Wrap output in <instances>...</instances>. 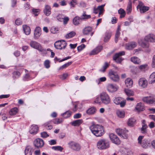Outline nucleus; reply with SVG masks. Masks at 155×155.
<instances>
[{
    "label": "nucleus",
    "instance_id": "nucleus-1",
    "mask_svg": "<svg viewBox=\"0 0 155 155\" xmlns=\"http://www.w3.org/2000/svg\"><path fill=\"white\" fill-rule=\"evenodd\" d=\"M89 128L92 133L97 137L102 136L104 133V127L101 125L93 124Z\"/></svg>",
    "mask_w": 155,
    "mask_h": 155
},
{
    "label": "nucleus",
    "instance_id": "nucleus-2",
    "mask_svg": "<svg viewBox=\"0 0 155 155\" xmlns=\"http://www.w3.org/2000/svg\"><path fill=\"white\" fill-rule=\"evenodd\" d=\"M97 146L99 149H106L109 147L110 142L107 139H101L98 141L97 144Z\"/></svg>",
    "mask_w": 155,
    "mask_h": 155
},
{
    "label": "nucleus",
    "instance_id": "nucleus-3",
    "mask_svg": "<svg viewBox=\"0 0 155 155\" xmlns=\"http://www.w3.org/2000/svg\"><path fill=\"white\" fill-rule=\"evenodd\" d=\"M144 137L143 136H140L138 138V143L144 148H148L150 146V141L148 139H143Z\"/></svg>",
    "mask_w": 155,
    "mask_h": 155
},
{
    "label": "nucleus",
    "instance_id": "nucleus-4",
    "mask_svg": "<svg viewBox=\"0 0 155 155\" xmlns=\"http://www.w3.org/2000/svg\"><path fill=\"white\" fill-rule=\"evenodd\" d=\"M102 103L107 104L110 103V97L108 95L106 92H103L100 94Z\"/></svg>",
    "mask_w": 155,
    "mask_h": 155
},
{
    "label": "nucleus",
    "instance_id": "nucleus-5",
    "mask_svg": "<svg viewBox=\"0 0 155 155\" xmlns=\"http://www.w3.org/2000/svg\"><path fill=\"white\" fill-rule=\"evenodd\" d=\"M29 45L31 48L36 49L39 51L42 52L45 50L41 45L36 41H31L29 43Z\"/></svg>",
    "mask_w": 155,
    "mask_h": 155
},
{
    "label": "nucleus",
    "instance_id": "nucleus-6",
    "mask_svg": "<svg viewBox=\"0 0 155 155\" xmlns=\"http://www.w3.org/2000/svg\"><path fill=\"white\" fill-rule=\"evenodd\" d=\"M67 45V43L64 40H61L56 41L54 46L57 49L61 50L64 49Z\"/></svg>",
    "mask_w": 155,
    "mask_h": 155
},
{
    "label": "nucleus",
    "instance_id": "nucleus-7",
    "mask_svg": "<svg viewBox=\"0 0 155 155\" xmlns=\"http://www.w3.org/2000/svg\"><path fill=\"white\" fill-rule=\"evenodd\" d=\"M114 102L117 105H120L121 107H124L126 104V100L123 98L115 97L113 100Z\"/></svg>",
    "mask_w": 155,
    "mask_h": 155
},
{
    "label": "nucleus",
    "instance_id": "nucleus-8",
    "mask_svg": "<svg viewBox=\"0 0 155 155\" xmlns=\"http://www.w3.org/2000/svg\"><path fill=\"white\" fill-rule=\"evenodd\" d=\"M69 147L74 150L79 151L81 149V146L79 144L73 141H71L68 143Z\"/></svg>",
    "mask_w": 155,
    "mask_h": 155
},
{
    "label": "nucleus",
    "instance_id": "nucleus-9",
    "mask_svg": "<svg viewBox=\"0 0 155 155\" xmlns=\"http://www.w3.org/2000/svg\"><path fill=\"white\" fill-rule=\"evenodd\" d=\"M116 132L118 135L124 139H127L128 137V131L126 129H117L116 130Z\"/></svg>",
    "mask_w": 155,
    "mask_h": 155
},
{
    "label": "nucleus",
    "instance_id": "nucleus-10",
    "mask_svg": "<svg viewBox=\"0 0 155 155\" xmlns=\"http://www.w3.org/2000/svg\"><path fill=\"white\" fill-rule=\"evenodd\" d=\"M108 75L110 78L114 82H118L119 81V77L117 72L112 70H110Z\"/></svg>",
    "mask_w": 155,
    "mask_h": 155
},
{
    "label": "nucleus",
    "instance_id": "nucleus-11",
    "mask_svg": "<svg viewBox=\"0 0 155 155\" xmlns=\"http://www.w3.org/2000/svg\"><path fill=\"white\" fill-rule=\"evenodd\" d=\"M137 9L139 10L140 13H143L148 11L149 9V7L145 6L141 2H139L137 7Z\"/></svg>",
    "mask_w": 155,
    "mask_h": 155
},
{
    "label": "nucleus",
    "instance_id": "nucleus-12",
    "mask_svg": "<svg viewBox=\"0 0 155 155\" xmlns=\"http://www.w3.org/2000/svg\"><path fill=\"white\" fill-rule=\"evenodd\" d=\"M109 136L111 141L113 143L117 145L120 143V140L116 135L113 133H111L110 134Z\"/></svg>",
    "mask_w": 155,
    "mask_h": 155
},
{
    "label": "nucleus",
    "instance_id": "nucleus-13",
    "mask_svg": "<svg viewBox=\"0 0 155 155\" xmlns=\"http://www.w3.org/2000/svg\"><path fill=\"white\" fill-rule=\"evenodd\" d=\"M107 88L109 92L113 93L117 91L118 88V87L115 84H110L107 85Z\"/></svg>",
    "mask_w": 155,
    "mask_h": 155
},
{
    "label": "nucleus",
    "instance_id": "nucleus-14",
    "mask_svg": "<svg viewBox=\"0 0 155 155\" xmlns=\"http://www.w3.org/2000/svg\"><path fill=\"white\" fill-rule=\"evenodd\" d=\"M142 100L144 102L148 104H152L155 101V98L152 96H149L143 97Z\"/></svg>",
    "mask_w": 155,
    "mask_h": 155
},
{
    "label": "nucleus",
    "instance_id": "nucleus-15",
    "mask_svg": "<svg viewBox=\"0 0 155 155\" xmlns=\"http://www.w3.org/2000/svg\"><path fill=\"white\" fill-rule=\"evenodd\" d=\"M92 28L91 26H88L85 27L83 29L82 32L84 35H88L91 33L90 35L92 36L94 34V32H92Z\"/></svg>",
    "mask_w": 155,
    "mask_h": 155
},
{
    "label": "nucleus",
    "instance_id": "nucleus-16",
    "mask_svg": "<svg viewBox=\"0 0 155 155\" xmlns=\"http://www.w3.org/2000/svg\"><path fill=\"white\" fill-rule=\"evenodd\" d=\"M147 81L144 78H141L138 81L139 86L142 88L146 87L147 85Z\"/></svg>",
    "mask_w": 155,
    "mask_h": 155
},
{
    "label": "nucleus",
    "instance_id": "nucleus-17",
    "mask_svg": "<svg viewBox=\"0 0 155 155\" xmlns=\"http://www.w3.org/2000/svg\"><path fill=\"white\" fill-rule=\"evenodd\" d=\"M41 34V30L40 27H37L34 31V38L36 39L39 38Z\"/></svg>",
    "mask_w": 155,
    "mask_h": 155
},
{
    "label": "nucleus",
    "instance_id": "nucleus-18",
    "mask_svg": "<svg viewBox=\"0 0 155 155\" xmlns=\"http://www.w3.org/2000/svg\"><path fill=\"white\" fill-rule=\"evenodd\" d=\"M34 144L35 147H41L43 146L44 143L42 139L40 138H38L35 140Z\"/></svg>",
    "mask_w": 155,
    "mask_h": 155
},
{
    "label": "nucleus",
    "instance_id": "nucleus-19",
    "mask_svg": "<svg viewBox=\"0 0 155 155\" xmlns=\"http://www.w3.org/2000/svg\"><path fill=\"white\" fill-rule=\"evenodd\" d=\"M137 46V43L135 42H131L125 45V48L130 50L135 48Z\"/></svg>",
    "mask_w": 155,
    "mask_h": 155
},
{
    "label": "nucleus",
    "instance_id": "nucleus-20",
    "mask_svg": "<svg viewBox=\"0 0 155 155\" xmlns=\"http://www.w3.org/2000/svg\"><path fill=\"white\" fill-rule=\"evenodd\" d=\"M38 130V127L37 125H32L30 127L29 132L31 134H35L37 133Z\"/></svg>",
    "mask_w": 155,
    "mask_h": 155
},
{
    "label": "nucleus",
    "instance_id": "nucleus-21",
    "mask_svg": "<svg viewBox=\"0 0 155 155\" xmlns=\"http://www.w3.org/2000/svg\"><path fill=\"white\" fill-rule=\"evenodd\" d=\"M102 49V46H98L92 50L89 54L90 55H95L100 52Z\"/></svg>",
    "mask_w": 155,
    "mask_h": 155
},
{
    "label": "nucleus",
    "instance_id": "nucleus-22",
    "mask_svg": "<svg viewBox=\"0 0 155 155\" xmlns=\"http://www.w3.org/2000/svg\"><path fill=\"white\" fill-rule=\"evenodd\" d=\"M33 151V148L30 145L26 147L25 150V155H32Z\"/></svg>",
    "mask_w": 155,
    "mask_h": 155
},
{
    "label": "nucleus",
    "instance_id": "nucleus-23",
    "mask_svg": "<svg viewBox=\"0 0 155 155\" xmlns=\"http://www.w3.org/2000/svg\"><path fill=\"white\" fill-rule=\"evenodd\" d=\"M145 40L150 42H155V35L152 34H150L147 35L144 38Z\"/></svg>",
    "mask_w": 155,
    "mask_h": 155
},
{
    "label": "nucleus",
    "instance_id": "nucleus-24",
    "mask_svg": "<svg viewBox=\"0 0 155 155\" xmlns=\"http://www.w3.org/2000/svg\"><path fill=\"white\" fill-rule=\"evenodd\" d=\"M43 12L47 16L49 15L51 13V8L50 6L47 5H45L43 10Z\"/></svg>",
    "mask_w": 155,
    "mask_h": 155
},
{
    "label": "nucleus",
    "instance_id": "nucleus-25",
    "mask_svg": "<svg viewBox=\"0 0 155 155\" xmlns=\"http://www.w3.org/2000/svg\"><path fill=\"white\" fill-rule=\"evenodd\" d=\"M83 121L82 119H79L74 120L71 122V124L74 127L79 126L82 124Z\"/></svg>",
    "mask_w": 155,
    "mask_h": 155
},
{
    "label": "nucleus",
    "instance_id": "nucleus-26",
    "mask_svg": "<svg viewBox=\"0 0 155 155\" xmlns=\"http://www.w3.org/2000/svg\"><path fill=\"white\" fill-rule=\"evenodd\" d=\"M120 26L119 25L118 26L115 37V41L116 43H117L118 40V38L120 35Z\"/></svg>",
    "mask_w": 155,
    "mask_h": 155
},
{
    "label": "nucleus",
    "instance_id": "nucleus-27",
    "mask_svg": "<svg viewBox=\"0 0 155 155\" xmlns=\"http://www.w3.org/2000/svg\"><path fill=\"white\" fill-rule=\"evenodd\" d=\"M22 28L23 30L26 35H28L30 34L31 29L29 27L26 25H23Z\"/></svg>",
    "mask_w": 155,
    "mask_h": 155
},
{
    "label": "nucleus",
    "instance_id": "nucleus-28",
    "mask_svg": "<svg viewBox=\"0 0 155 155\" xmlns=\"http://www.w3.org/2000/svg\"><path fill=\"white\" fill-rule=\"evenodd\" d=\"M125 84L127 87H131L133 85V81L130 78H127L125 80Z\"/></svg>",
    "mask_w": 155,
    "mask_h": 155
},
{
    "label": "nucleus",
    "instance_id": "nucleus-29",
    "mask_svg": "<svg viewBox=\"0 0 155 155\" xmlns=\"http://www.w3.org/2000/svg\"><path fill=\"white\" fill-rule=\"evenodd\" d=\"M136 120L134 118H130L128 120L127 125L129 126L133 127L136 123Z\"/></svg>",
    "mask_w": 155,
    "mask_h": 155
},
{
    "label": "nucleus",
    "instance_id": "nucleus-30",
    "mask_svg": "<svg viewBox=\"0 0 155 155\" xmlns=\"http://www.w3.org/2000/svg\"><path fill=\"white\" fill-rule=\"evenodd\" d=\"M111 32L110 31H107L105 34V36L104 37V42L108 41L111 36Z\"/></svg>",
    "mask_w": 155,
    "mask_h": 155
},
{
    "label": "nucleus",
    "instance_id": "nucleus-31",
    "mask_svg": "<svg viewBox=\"0 0 155 155\" xmlns=\"http://www.w3.org/2000/svg\"><path fill=\"white\" fill-rule=\"evenodd\" d=\"M132 1L131 0H129L127 8V14H129L132 11Z\"/></svg>",
    "mask_w": 155,
    "mask_h": 155
},
{
    "label": "nucleus",
    "instance_id": "nucleus-32",
    "mask_svg": "<svg viewBox=\"0 0 155 155\" xmlns=\"http://www.w3.org/2000/svg\"><path fill=\"white\" fill-rule=\"evenodd\" d=\"M80 20H81V18L78 16H76L73 20V23L75 25H78L80 24Z\"/></svg>",
    "mask_w": 155,
    "mask_h": 155
},
{
    "label": "nucleus",
    "instance_id": "nucleus-33",
    "mask_svg": "<svg viewBox=\"0 0 155 155\" xmlns=\"http://www.w3.org/2000/svg\"><path fill=\"white\" fill-rule=\"evenodd\" d=\"M149 81V83L151 84L155 82V72H153L150 75Z\"/></svg>",
    "mask_w": 155,
    "mask_h": 155
},
{
    "label": "nucleus",
    "instance_id": "nucleus-34",
    "mask_svg": "<svg viewBox=\"0 0 155 155\" xmlns=\"http://www.w3.org/2000/svg\"><path fill=\"white\" fill-rule=\"evenodd\" d=\"M125 52L124 51H122L118 53H116L113 56V60H115L116 58L121 56L124 55L125 54Z\"/></svg>",
    "mask_w": 155,
    "mask_h": 155
},
{
    "label": "nucleus",
    "instance_id": "nucleus-35",
    "mask_svg": "<svg viewBox=\"0 0 155 155\" xmlns=\"http://www.w3.org/2000/svg\"><path fill=\"white\" fill-rule=\"evenodd\" d=\"M135 108L136 110L139 111H143L144 109L143 106L142 105V104L140 102L137 104Z\"/></svg>",
    "mask_w": 155,
    "mask_h": 155
},
{
    "label": "nucleus",
    "instance_id": "nucleus-36",
    "mask_svg": "<svg viewBox=\"0 0 155 155\" xmlns=\"http://www.w3.org/2000/svg\"><path fill=\"white\" fill-rule=\"evenodd\" d=\"M80 18L81 20H84L90 19L91 18V16L90 15H87L85 12H83Z\"/></svg>",
    "mask_w": 155,
    "mask_h": 155
},
{
    "label": "nucleus",
    "instance_id": "nucleus-37",
    "mask_svg": "<svg viewBox=\"0 0 155 155\" xmlns=\"http://www.w3.org/2000/svg\"><path fill=\"white\" fill-rule=\"evenodd\" d=\"M131 61L135 64H139L140 63V59L137 57H133L130 58Z\"/></svg>",
    "mask_w": 155,
    "mask_h": 155
},
{
    "label": "nucleus",
    "instance_id": "nucleus-38",
    "mask_svg": "<svg viewBox=\"0 0 155 155\" xmlns=\"http://www.w3.org/2000/svg\"><path fill=\"white\" fill-rule=\"evenodd\" d=\"M96 111V108L94 107H91L88 109L86 111L87 113L88 114H94Z\"/></svg>",
    "mask_w": 155,
    "mask_h": 155
},
{
    "label": "nucleus",
    "instance_id": "nucleus-39",
    "mask_svg": "<svg viewBox=\"0 0 155 155\" xmlns=\"http://www.w3.org/2000/svg\"><path fill=\"white\" fill-rule=\"evenodd\" d=\"M116 114L120 118H123L124 117L125 113L124 111L118 110L116 111Z\"/></svg>",
    "mask_w": 155,
    "mask_h": 155
},
{
    "label": "nucleus",
    "instance_id": "nucleus-40",
    "mask_svg": "<svg viewBox=\"0 0 155 155\" xmlns=\"http://www.w3.org/2000/svg\"><path fill=\"white\" fill-rule=\"evenodd\" d=\"M76 34L75 32L74 31H72L66 34L65 37L66 38H70L74 37Z\"/></svg>",
    "mask_w": 155,
    "mask_h": 155
},
{
    "label": "nucleus",
    "instance_id": "nucleus-41",
    "mask_svg": "<svg viewBox=\"0 0 155 155\" xmlns=\"http://www.w3.org/2000/svg\"><path fill=\"white\" fill-rule=\"evenodd\" d=\"M18 108L15 107L11 109L9 111V114L11 115H14L17 114L18 112Z\"/></svg>",
    "mask_w": 155,
    "mask_h": 155
},
{
    "label": "nucleus",
    "instance_id": "nucleus-42",
    "mask_svg": "<svg viewBox=\"0 0 155 155\" xmlns=\"http://www.w3.org/2000/svg\"><path fill=\"white\" fill-rule=\"evenodd\" d=\"M125 92L127 95L128 96H133L134 95V93L133 91L129 89H125Z\"/></svg>",
    "mask_w": 155,
    "mask_h": 155
},
{
    "label": "nucleus",
    "instance_id": "nucleus-43",
    "mask_svg": "<svg viewBox=\"0 0 155 155\" xmlns=\"http://www.w3.org/2000/svg\"><path fill=\"white\" fill-rule=\"evenodd\" d=\"M71 115V112L70 111H67L61 114V115L63 116L64 118H67L69 117Z\"/></svg>",
    "mask_w": 155,
    "mask_h": 155
},
{
    "label": "nucleus",
    "instance_id": "nucleus-44",
    "mask_svg": "<svg viewBox=\"0 0 155 155\" xmlns=\"http://www.w3.org/2000/svg\"><path fill=\"white\" fill-rule=\"evenodd\" d=\"M105 5V4L102 5L101 6H99L97 7V9L99 11V16L101 14H102L103 12L104 11V7Z\"/></svg>",
    "mask_w": 155,
    "mask_h": 155
},
{
    "label": "nucleus",
    "instance_id": "nucleus-45",
    "mask_svg": "<svg viewBox=\"0 0 155 155\" xmlns=\"http://www.w3.org/2000/svg\"><path fill=\"white\" fill-rule=\"evenodd\" d=\"M40 11L39 9L33 8L32 9V13L35 16H37L39 14Z\"/></svg>",
    "mask_w": 155,
    "mask_h": 155
},
{
    "label": "nucleus",
    "instance_id": "nucleus-46",
    "mask_svg": "<svg viewBox=\"0 0 155 155\" xmlns=\"http://www.w3.org/2000/svg\"><path fill=\"white\" fill-rule=\"evenodd\" d=\"M147 125H142V127L141 128V131L142 133L145 134L147 133Z\"/></svg>",
    "mask_w": 155,
    "mask_h": 155
},
{
    "label": "nucleus",
    "instance_id": "nucleus-47",
    "mask_svg": "<svg viewBox=\"0 0 155 155\" xmlns=\"http://www.w3.org/2000/svg\"><path fill=\"white\" fill-rule=\"evenodd\" d=\"M141 46L143 48H147L149 47L150 45L147 42H143L141 44Z\"/></svg>",
    "mask_w": 155,
    "mask_h": 155
},
{
    "label": "nucleus",
    "instance_id": "nucleus-48",
    "mask_svg": "<svg viewBox=\"0 0 155 155\" xmlns=\"http://www.w3.org/2000/svg\"><path fill=\"white\" fill-rule=\"evenodd\" d=\"M52 149L55 150L62 151L63 148L61 146H53L52 147Z\"/></svg>",
    "mask_w": 155,
    "mask_h": 155
},
{
    "label": "nucleus",
    "instance_id": "nucleus-49",
    "mask_svg": "<svg viewBox=\"0 0 155 155\" xmlns=\"http://www.w3.org/2000/svg\"><path fill=\"white\" fill-rule=\"evenodd\" d=\"M72 62L70 61V62H68L66 63H65L64 64V65H63L61 66L59 68V69L61 70V69H62L64 68H66L68 67V66H69V65H71L72 64Z\"/></svg>",
    "mask_w": 155,
    "mask_h": 155
},
{
    "label": "nucleus",
    "instance_id": "nucleus-50",
    "mask_svg": "<svg viewBox=\"0 0 155 155\" xmlns=\"http://www.w3.org/2000/svg\"><path fill=\"white\" fill-rule=\"evenodd\" d=\"M63 121V119L61 118H57L55 119L53 121V122L55 124H58L61 123Z\"/></svg>",
    "mask_w": 155,
    "mask_h": 155
},
{
    "label": "nucleus",
    "instance_id": "nucleus-51",
    "mask_svg": "<svg viewBox=\"0 0 155 155\" xmlns=\"http://www.w3.org/2000/svg\"><path fill=\"white\" fill-rule=\"evenodd\" d=\"M58 31V28L57 27H56L54 26L51 27L50 29V31L53 34L57 33Z\"/></svg>",
    "mask_w": 155,
    "mask_h": 155
},
{
    "label": "nucleus",
    "instance_id": "nucleus-52",
    "mask_svg": "<svg viewBox=\"0 0 155 155\" xmlns=\"http://www.w3.org/2000/svg\"><path fill=\"white\" fill-rule=\"evenodd\" d=\"M50 61L48 60H47L45 61L44 64L46 68H50Z\"/></svg>",
    "mask_w": 155,
    "mask_h": 155
},
{
    "label": "nucleus",
    "instance_id": "nucleus-53",
    "mask_svg": "<svg viewBox=\"0 0 155 155\" xmlns=\"http://www.w3.org/2000/svg\"><path fill=\"white\" fill-rule=\"evenodd\" d=\"M64 15L62 14H59L57 16V20L60 21H62L63 18H64Z\"/></svg>",
    "mask_w": 155,
    "mask_h": 155
},
{
    "label": "nucleus",
    "instance_id": "nucleus-54",
    "mask_svg": "<svg viewBox=\"0 0 155 155\" xmlns=\"http://www.w3.org/2000/svg\"><path fill=\"white\" fill-rule=\"evenodd\" d=\"M94 102L98 104H100L102 103V101H101V99L100 96L99 97L97 96L96 97L95 99Z\"/></svg>",
    "mask_w": 155,
    "mask_h": 155
},
{
    "label": "nucleus",
    "instance_id": "nucleus-55",
    "mask_svg": "<svg viewBox=\"0 0 155 155\" xmlns=\"http://www.w3.org/2000/svg\"><path fill=\"white\" fill-rule=\"evenodd\" d=\"M147 64H143L139 66V68L141 71H144L147 68Z\"/></svg>",
    "mask_w": 155,
    "mask_h": 155
},
{
    "label": "nucleus",
    "instance_id": "nucleus-56",
    "mask_svg": "<svg viewBox=\"0 0 155 155\" xmlns=\"http://www.w3.org/2000/svg\"><path fill=\"white\" fill-rule=\"evenodd\" d=\"M106 78L105 77H103L99 78L98 80H97V83L99 84L101 82H104L106 81Z\"/></svg>",
    "mask_w": 155,
    "mask_h": 155
},
{
    "label": "nucleus",
    "instance_id": "nucleus-57",
    "mask_svg": "<svg viewBox=\"0 0 155 155\" xmlns=\"http://www.w3.org/2000/svg\"><path fill=\"white\" fill-rule=\"evenodd\" d=\"M85 47V45L84 44H82L80 45L77 47V50L78 52H80Z\"/></svg>",
    "mask_w": 155,
    "mask_h": 155
},
{
    "label": "nucleus",
    "instance_id": "nucleus-58",
    "mask_svg": "<svg viewBox=\"0 0 155 155\" xmlns=\"http://www.w3.org/2000/svg\"><path fill=\"white\" fill-rule=\"evenodd\" d=\"M109 65V64L107 62H105L104 65L103 67V69H101L100 71L102 72H104L105 71V70L108 68Z\"/></svg>",
    "mask_w": 155,
    "mask_h": 155
},
{
    "label": "nucleus",
    "instance_id": "nucleus-59",
    "mask_svg": "<svg viewBox=\"0 0 155 155\" xmlns=\"http://www.w3.org/2000/svg\"><path fill=\"white\" fill-rule=\"evenodd\" d=\"M77 4V0H72L70 3V5L72 7H74Z\"/></svg>",
    "mask_w": 155,
    "mask_h": 155
},
{
    "label": "nucleus",
    "instance_id": "nucleus-60",
    "mask_svg": "<svg viewBox=\"0 0 155 155\" xmlns=\"http://www.w3.org/2000/svg\"><path fill=\"white\" fill-rule=\"evenodd\" d=\"M13 75L15 76L16 78L19 77L21 75L20 73L18 71H14L13 73Z\"/></svg>",
    "mask_w": 155,
    "mask_h": 155
},
{
    "label": "nucleus",
    "instance_id": "nucleus-61",
    "mask_svg": "<svg viewBox=\"0 0 155 155\" xmlns=\"http://www.w3.org/2000/svg\"><path fill=\"white\" fill-rule=\"evenodd\" d=\"M45 128L47 130H51L52 128V126L47 123H45L44 124Z\"/></svg>",
    "mask_w": 155,
    "mask_h": 155
},
{
    "label": "nucleus",
    "instance_id": "nucleus-62",
    "mask_svg": "<svg viewBox=\"0 0 155 155\" xmlns=\"http://www.w3.org/2000/svg\"><path fill=\"white\" fill-rule=\"evenodd\" d=\"M15 23L17 25H20L22 24V21L20 18H18L15 21Z\"/></svg>",
    "mask_w": 155,
    "mask_h": 155
},
{
    "label": "nucleus",
    "instance_id": "nucleus-63",
    "mask_svg": "<svg viewBox=\"0 0 155 155\" xmlns=\"http://www.w3.org/2000/svg\"><path fill=\"white\" fill-rule=\"evenodd\" d=\"M69 20V18L68 17H65V16H64V18H63L62 21L63 22L64 24V25L66 24L67 23Z\"/></svg>",
    "mask_w": 155,
    "mask_h": 155
},
{
    "label": "nucleus",
    "instance_id": "nucleus-64",
    "mask_svg": "<svg viewBox=\"0 0 155 155\" xmlns=\"http://www.w3.org/2000/svg\"><path fill=\"white\" fill-rule=\"evenodd\" d=\"M152 67L154 68L155 67V54L153 56L152 60Z\"/></svg>",
    "mask_w": 155,
    "mask_h": 155
}]
</instances>
